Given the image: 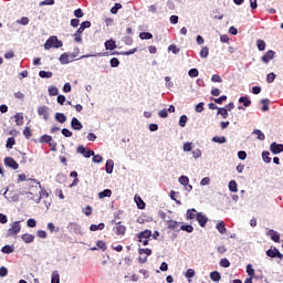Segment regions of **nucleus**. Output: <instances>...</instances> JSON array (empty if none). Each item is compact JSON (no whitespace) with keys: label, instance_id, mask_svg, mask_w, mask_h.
<instances>
[{"label":"nucleus","instance_id":"nucleus-53","mask_svg":"<svg viewBox=\"0 0 283 283\" xmlns=\"http://www.w3.org/2000/svg\"><path fill=\"white\" fill-rule=\"evenodd\" d=\"M96 247H97V249H101L102 251H107V244L103 240L97 241Z\"/></svg>","mask_w":283,"mask_h":283},{"label":"nucleus","instance_id":"nucleus-11","mask_svg":"<svg viewBox=\"0 0 283 283\" xmlns=\"http://www.w3.org/2000/svg\"><path fill=\"white\" fill-rule=\"evenodd\" d=\"M71 127L72 129H74L75 132H81V129H83V124L81 123V120H78V118L73 117L71 119Z\"/></svg>","mask_w":283,"mask_h":283},{"label":"nucleus","instance_id":"nucleus-46","mask_svg":"<svg viewBox=\"0 0 283 283\" xmlns=\"http://www.w3.org/2000/svg\"><path fill=\"white\" fill-rule=\"evenodd\" d=\"M123 8V4L116 2L111 9L112 14H118V11Z\"/></svg>","mask_w":283,"mask_h":283},{"label":"nucleus","instance_id":"nucleus-32","mask_svg":"<svg viewBox=\"0 0 283 283\" xmlns=\"http://www.w3.org/2000/svg\"><path fill=\"white\" fill-rule=\"evenodd\" d=\"M114 229L117 235H125V232L127 231V228H125V226H117Z\"/></svg>","mask_w":283,"mask_h":283},{"label":"nucleus","instance_id":"nucleus-50","mask_svg":"<svg viewBox=\"0 0 283 283\" xmlns=\"http://www.w3.org/2000/svg\"><path fill=\"white\" fill-rule=\"evenodd\" d=\"M271 153H269V151H266V150H264L263 153H262V158H263V161H265L266 163V165H269V163H271Z\"/></svg>","mask_w":283,"mask_h":283},{"label":"nucleus","instance_id":"nucleus-31","mask_svg":"<svg viewBox=\"0 0 283 283\" xmlns=\"http://www.w3.org/2000/svg\"><path fill=\"white\" fill-rule=\"evenodd\" d=\"M15 125L21 126L23 125V113H17L14 115Z\"/></svg>","mask_w":283,"mask_h":283},{"label":"nucleus","instance_id":"nucleus-4","mask_svg":"<svg viewBox=\"0 0 283 283\" xmlns=\"http://www.w3.org/2000/svg\"><path fill=\"white\" fill-rule=\"evenodd\" d=\"M61 65H67L70 63H74V59L69 52L62 53L59 57Z\"/></svg>","mask_w":283,"mask_h":283},{"label":"nucleus","instance_id":"nucleus-60","mask_svg":"<svg viewBox=\"0 0 283 283\" xmlns=\"http://www.w3.org/2000/svg\"><path fill=\"white\" fill-rule=\"evenodd\" d=\"M17 23H19V25H28L30 19L28 17H22L20 20H17Z\"/></svg>","mask_w":283,"mask_h":283},{"label":"nucleus","instance_id":"nucleus-51","mask_svg":"<svg viewBox=\"0 0 283 283\" xmlns=\"http://www.w3.org/2000/svg\"><path fill=\"white\" fill-rule=\"evenodd\" d=\"M269 103H270L269 98L261 99V104L263 105L262 112H269Z\"/></svg>","mask_w":283,"mask_h":283},{"label":"nucleus","instance_id":"nucleus-49","mask_svg":"<svg viewBox=\"0 0 283 283\" xmlns=\"http://www.w3.org/2000/svg\"><path fill=\"white\" fill-rule=\"evenodd\" d=\"M178 181L182 187H185L186 185H189V177L182 175L179 177Z\"/></svg>","mask_w":283,"mask_h":283},{"label":"nucleus","instance_id":"nucleus-26","mask_svg":"<svg viewBox=\"0 0 283 283\" xmlns=\"http://www.w3.org/2000/svg\"><path fill=\"white\" fill-rule=\"evenodd\" d=\"M99 200H103V198H112V191L109 189H105L98 193Z\"/></svg>","mask_w":283,"mask_h":283},{"label":"nucleus","instance_id":"nucleus-33","mask_svg":"<svg viewBox=\"0 0 283 283\" xmlns=\"http://www.w3.org/2000/svg\"><path fill=\"white\" fill-rule=\"evenodd\" d=\"M166 222L168 223V229H170V231H176L179 224V222L175 220H167Z\"/></svg>","mask_w":283,"mask_h":283},{"label":"nucleus","instance_id":"nucleus-10","mask_svg":"<svg viewBox=\"0 0 283 283\" xmlns=\"http://www.w3.org/2000/svg\"><path fill=\"white\" fill-rule=\"evenodd\" d=\"M197 222H199V227H207V223L209 222V218L205 216L202 212L197 213Z\"/></svg>","mask_w":283,"mask_h":283},{"label":"nucleus","instance_id":"nucleus-1","mask_svg":"<svg viewBox=\"0 0 283 283\" xmlns=\"http://www.w3.org/2000/svg\"><path fill=\"white\" fill-rule=\"evenodd\" d=\"M59 50V48H63V41L59 40L56 35H51L46 42L44 43V50Z\"/></svg>","mask_w":283,"mask_h":283},{"label":"nucleus","instance_id":"nucleus-38","mask_svg":"<svg viewBox=\"0 0 283 283\" xmlns=\"http://www.w3.org/2000/svg\"><path fill=\"white\" fill-rule=\"evenodd\" d=\"M256 46L260 52H264V50H266V42H264V40H258Z\"/></svg>","mask_w":283,"mask_h":283},{"label":"nucleus","instance_id":"nucleus-19","mask_svg":"<svg viewBox=\"0 0 283 283\" xmlns=\"http://www.w3.org/2000/svg\"><path fill=\"white\" fill-rule=\"evenodd\" d=\"M239 103H241L243 107H251V98H249V96H241Z\"/></svg>","mask_w":283,"mask_h":283},{"label":"nucleus","instance_id":"nucleus-7","mask_svg":"<svg viewBox=\"0 0 283 283\" xmlns=\"http://www.w3.org/2000/svg\"><path fill=\"white\" fill-rule=\"evenodd\" d=\"M38 114H39V116H42L44 118V120H49V118H50V107L40 106L38 108Z\"/></svg>","mask_w":283,"mask_h":283},{"label":"nucleus","instance_id":"nucleus-36","mask_svg":"<svg viewBox=\"0 0 283 283\" xmlns=\"http://www.w3.org/2000/svg\"><path fill=\"white\" fill-rule=\"evenodd\" d=\"M67 180V177L64 174H57L55 177V182H59V185H63Z\"/></svg>","mask_w":283,"mask_h":283},{"label":"nucleus","instance_id":"nucleus-22","mask_svg":"<svg viewBox=\"0 0 283 283\" xmlns=\"http://www.w3.org/2000/svg\"><path fill=\"white\" fill-rule=\"evenodd\" d=\"M279 251L280 250H277V248H271L265 253H266L268 258H277Z\"/></svg>","mask_w":283,"mask_h":283},{"label":"nucleus","instance_id":"nucleus-12","mask_svg":"<svg viewBox=\"0 0 283 283\" xmlns=\"http://www.w3.org/2000/svg\"><path fill=\"white\" fill-rule=\"evenodd\" d=\"M137 238L138 242H143V240H149V238H151V230H145L139 232Z\"/></svg>","mask_w":283,"mask_h":283},{"label":"nucleus","instance_id":"nucleus-8","mask_svg":"<svg viewBox=\"0 0 283 283\" xmlns=\"http://www.w3.org/2000/svg\"><path fill=\"white\" fill-rule=\"evenodd\" d=\"M273 59H275V51L270 50V51H268V52L261 57V61H263V63L268 64V63H271V61H273Z\"/></svg>","mask_w":283,"mask_h":283},{"label":"nucleus","instance_id":"nucleus-57","mask_svg":"<svg viewBox=\"0 0 283 283\" xmlns=\"http://www.w3.org/2000/svg\"><path fill=\"white\" fill-rule=\"evenodd\" d=\"M185 275L188 280H191V277H196V271L193 269H188Z\"/></svg>","mask_w":283,"mask_h":283},{"label":"nucleus","instance_id":"nucleus-3","mask_svg":"<svg viewBox=\"0 0 283 283\" xmlns=\"http://www.w3.org/2000/svg\"><path fill=\"white\" fill-rule=\"evenodd\" d=\"M66 229L69 233H74L75 235H83V230L81 229V226L76 222H70L66 226Z\"/></svg>","mask_w":283,"mask_h":283},{"label":"nucleus","instance_id":"nucleus-2","mask_svg":"<svg viewBox=\"0 0 283 283\" xmlns=\"http://www.w3.org/2000/svg\"><path fill=\"white\" fill-rule=\"evenodd\" d=\"M19 233H21V221H14L7 231V238H14V235H19Z\"/></svg>","mask_w":283,"mask_h":283},{"label":"nucleus","instance_id":"nucleus-28","mask_svg":"<svg viewBox=\"0 0 283 283\" xmlns=\"http://www.w3.org/2000/svg\"><path fill=\"white\" fill-rule=\"evenodd\" d=\"M39 76L40 78H52V76H54V73L50 71H40Z\"/></svg>","mask_w":283,"mask_h":283},{"label":"nucleus","instance_id":"nucleus-48","mask_svg":"<svg viewBox=\"0 0 283 283\" xmlns=\"http://www.w3.org/2000/svg\"><path fill=\"white\" fill-rule=\"evenodd\" d=\"M181 231H186V233H193V226L190 224H184L180 227Z\"/></svg>","mask_w":283,"mask_h":283},{"label":"nucleus","instance_id":"nucleus-42","mask_svg":"<svg viewBox=\"0 0 283 283\" xmlns=\"http://www.w3.org/2000/svg\"><path fill=\"white\" fill-rule=\"evenodd\" d=\"M188 120H189V117H187V115H181L179 118V127H187Z\"/></svg>","mask_w":283,"mask_h":283},{"label":"nucleus","instance_id":"nucleus-55","mask_svg":"<svg viewBox=\"0 0 283 283\" xmlns=\"http://www.w3.org/2000/svg\"><path fill=\"white\" fill-rule=\"evenodd\" d=\"M138 253H139V255H143V254H145V255H151V249H149V248H145V249L139 248V249H138Z\"/></svg>","mask_w":283,"mask_h":283},{"label":"nucleus","instance_id":"nucleus-54","mask_svg":"<svg viewBox=\"0 0 283 283\" xmlns=\"http://www.w3.org/2000/svg\"><path fill=\"white\" fill-rule=\"evenodd\" d=\"M168 52H172V54H180V49L176 46V44H171L168 46Z\"/></svg>","mask_w":283,"mask_h":283},{"label":"nucleus","instance_id":"nucleus-20","mask_svg":"<svg viewBox=\"0 0 283 283\" xmlns=\"http://www.w3.org/2000/svg\"><path fill=\"white\" fill-rule=\"evenodd\" d=\"M51 283H61V274H59V271H53L52 272Z\"/></svg>","mask_w":283,"mask_h":283},{"label":"nucleus","instance_id":"nucleus-58","mask_svg":"<svg viewBox=\"0 0 283 283\" xmlns=\"http://www.w3.org/2000/svg\"><path fill=\"white\" fill-rule=\"evenodd\" d=\"M201 157H202V150L198 148L192 150V158H195V160H198V158H201Z\"/></svg>","mask_w":283,"mask_h":283},{"label":"nucleus","instance_id":"nucleus-47","mask_svg":"<svg viewBox=\"0 0 283 283\" xmlns=\"http://www.w3.org/2000/svg\"><path fill=\"white\" fill-rule=\"evenodd\" d=\"M15 143H17V140L14 139V137H9L7 139V145H6L7 149H12V147H14Z\"/></svg>","mask_w":283,"mask_h":283},{"label":"nucleus","instance_id":"nucleus-15","mask_svg":"<svg viewBox=\"0 0 283 283\" xmlns=\"http://www.w3.org/2000/svg\"><path fill=\"white\" fill-rule=\"evenodd\" d=\"M198 211H196V209H188L187 210V213H186V217H187V220H196L198 218Z\"/></svg>","mask_w":283,"mask_h":283},{"label":"nucleus","instance_id":"nucleus-27","mask_svg":"<svg viewBox=\"0 0 283 283\" xmlns=\"http://www.w3.org/2000/svg\"><path fill=\"white\" fill-rule=\"evenodd\" d=\"M228 187L229 191H231L232 193H238V182L235 180H231Z\"/></svg>","mask_w":283,"mask_h":283},{"label":"nucleus","instance_id":"nucleus-45","mask_svg":"<svg viewBox=\"0 0 283 283\" xmlns=\"http://www.w3.org/2000/svg\"><path fill=\"white\" fill-rule=\"evenodd\" d=\"M219 264L223 269H229V266H231V262L227 258L221 259Z\"/></svg>","mask_w":283,"mask_h":283},{"label":"nucleus","instance_id":"nucleus-25","mask_svg":"<svg viewBox=\"0 0 283 283\" xmlns=\"http://www.w3.org/2000/svg\"><path fill=\"white\" fill-rule=\"evenodd\" d=\"M212 143H218V145H224V143H227V137L214 136V137H212Z\"/></svg>","mask_w":283,"mask_h":283},{"label":"nucleus","instance_id":"nucleus-56","mask_svg":"<svg viewBox=\"0 0 283 283\" xmlns=\"http://www.w3.org/2000/svg\"><path fill=\"white\" fill-rule=\"evenodd\" d=\"M111 67H118L120 65V61L117 57H113L109 60Z\"/></svg>","mask_w":283,"mask_h":283},{"label":"nucleus","instance_id":"nucleus-44","mask_svg":"<svg viewBox=\"0 0 283 283\" xmlns=\"http://www.w3.org/2000/svg\"><path fill=\"white\" fill-rule=\"evenodd\" d=\"M50 193H48V190L42 189L40 191V197L38 199H35V202L39 205V202H41V198H49Z\"/></svg>","mask_w":283,"mask_h":283},{"label":"nucleus","instance_id":"nucleus-24","mask_svg":"<svg viewBox=\"0 0 283 283\" xmlns=\"http://www.w3.org/2000/svg\"><path fill=\"white\" fill-rule=\"evenodd\" d=\"M218 116H222V118H229V111L224 107H219L217 112Z\"/></svg>","mask_w":283,"mask_h":283},{"label":"nucleus","instance_id":"nucleus-21","mask_svg":"<svg viewBox=\"0 0 283 283\" xmlns=\"http://www.w3.org/2000/svg\"><path fill=\"white\" fill-rule=\"evenodd\" d=\"M55 120L63 125V123L67 122V116H65V114H63V113H56L55 114Z\"/></svg>","mask_w":283,"mask_h":283},{"label":"nucleus","instance_id":"nucleus-9","mask_svg":"<svg viewBox=\"0 0 283 283\" xmlns=\"http://www.w3.org/2000/svg\"><path fill=\"white\" fill-rule=\"evenodd\" d=\"M4 165L6 167H10L11 169H19V164L12 157H6Z\"/></svg>","mask_w":283,"mask_h":283},{"label":"nucleus","instance_id":"nucleus-41","mask_svg":"<svg viewBox=\"0 0 283 283\" xmlns=\"http://www.w3.org/2000/svg\"><path fill=\"white\" fill-rule=\"evenodd\" d=\"M1 252L7 253V254L14 253V247L13 245H4V247H2Z\"/></svg>","mask_w":283,"mask_h":283},{"label":"nucleus","instance_id":"nucleus-29","mask_svg":"<svg viewBox=\"0 0 283 283\" xmlns=\"http://www.w3.org/2000/svg\"><path fill=\"white\" fill-rule=\"evenodd\" d=\"M252 134H253L254 136H256L258 140H265V138H266V136L264 135V133H262V130H260V129H254V130L252 132Z\"/></svg>","mask_w":283,"mask_h":283},{"label":"nucleus","instance_id":"nucleus-18","mask_svg":"<svg viewBox=\"0 0 283 283\" xmlns=\"http://www.w3.org/2000/svg\"><path fill=\"white\" fill-rule=\"evenodd\" d=\"M105 171H106V174L114 172V160L107 159L106 165H105Z\"/></svg>","mask_w":283,"mask_h":283},{"label":"nucleus","instance_id":"nucleus-52","mask_svg":"<svg viewBox=\"0 0 283 283\" xmlns=\"http://www.w3.org/2000/svg\"><path fill=\"white\" fill-rule=\"evenodd\" d=\"M209 56V48L208 46H203L200 51V57L201 59H207Z\"/></svg>","mask_w":283,"mask_h":283},{"label":"nucleus","instance_id":"nucleus-6","mask_svg":"<svg viewBox=\"0 0 283 283\" xmlns=\"http://www.w3.org/2000/svg\"><path fill=\"white\" fill-rule=\"evenodd\" d=\"M270 151H272V154H274L275 156H277V154H282V151H283V144H277V143L273 142L270 145Z\"/></svg>","mask_w":283,"mask_h":283},{"label":"nucleus","instance_id":"nucleus-62","mask_svg":"<svg viewBox=\"0 0 283 283\" xmlns=\"http://www.w3.org/2000/svg\"><path fill=\"white\" fill-rule=\"evenodd\" d=\"M93 163H95L96 165H101V163H103V156L94 154Z\"/></svg>","mask_w":283,"mask_h":283},{"label":"nucleus","instance_id":"nucleus-63","mask_svg":"<svg viewBox=\"0 0 283 283\" xmlns=\"http://www.w3.org/2000/svg\"><path fill=\"white\" fill-rule=\"evenodd\" d=\"M211 82L212 83H222V77L220 75H218V74H213L211 76Z\"/></svg>","mask_w":283,"mask_h":283},{"label":"nucleus","instance_id":"nucleus-35","mask_svg":"<svg viewBox=\"0 0 283 283\" xmlns=\"http://www.w3.org/2000/svg\"><path fill=\"white\" fill-rule=\"evenodd\" d=\"M107 53H94V54H85V55H82L77 59V61H81L83 59H90L92 56H106Z\"/></svg>","mask_w":283,"mask_h":283},{"label":"nucleus","instance_id":"nucleus-5","mask_svg":"<svg viewBox=\"0 0 283 283\" xmlns=\"http://www.w3.org/2000/svg\"><path fill=\"white\" fill-rule=\"evenodd\" d=\"M76 151H77V154H82V156H84V158H92V156H94V150H90V149L85 148V146H83V145L78 146Z\"/></svg>","mask_w":283,"mask_h":283},{"label":"nucleus","instance_id":"nucleus-39","mask_svg":"<svg viewBox=\"0 0 283 283\" xmlns=\"http://www.w3.org/2000/svg\"><path fill=\"white\" fill-rule=\"evenodd\" d=\"M52 140H53L52 136L42 135L39 139V143H46V145H49Z\"/></svg>","mask_w":283,"mask_h":283},{"label":"nucleus","instance_id":"nucleus-64","mask_svg":"<svg viewBox=\"0 0 283 283\" xmlns=\"http://www.w3.org/2000/svg\"><path fill=\"white\" fill-rule=\"evenodd\" d=\"M27 226L30 228V229H34V227H36V220L34 219H29L27 221Z\"/></svg>","mask_w":283,"mask_h":283},{"label":"nucleus","instance_id":"nucleus-61","mask_svg":"<svg viewBox=\"0 0 283 283\" xmlns=\"http://www.w3.org/2000/svg\"><path fill=\"white\" fill-rule=\"evenodd\" d=\"M276 76L277 75H275V73H269L268 75H266V82L268 83H273L274 81H275V78H276Z\"/></svg>","mask_w":283,"mask_h":283},{"label":"nucleus","instance_id":"nucleus-59","mask_svg":"<svg viewBox=\"0 0 283 283\" xmlns=\"http://www.w3.org/2000/svg\"><path fill=\"white\" fill-rule=\"evenodd\" d=\"M135 202L137 203V207L139 209H145V201H143V199L140 197H135Z\"/></svg>","mask_w":283,"mask_h":283},{"label":"nucleus","instance_id":"nucleus-23","mask_svg":"<svg viewBox=\"0 0 283 283\" xmlns=\"http://www.w3.org/2000/svg\"><path fill=\"white\" fill-rule=\"evenodd\" d=\"M210 280H212V282H220V280H222V275H220V272L213 271L210 273Z\"/></svg>","mask_w":283,"mask_h":283},{"label":"nucleus","instance_id":"nucleus-17","mask_svg":"<svg viewBox=\"0 0 283 283\" xmlns=\"http://www.w3.org/2000/svg\"><path fill=\"white\" fill-rule=\"evenodd\" d=\"M216 229L217 231H219V233H221V235H224V233H227V226L224 224V221H220L216 224Z\"/></svg>","mask_w":283,"mask_h":283},{"label":"nucleus","instance_id":"nucleus-40","mask_svg":"<svg viewBox=\"0 0 283 283\" xmlns=\"http://www.w3.org/2000/svg\"><path fill=\"white\" fill-rule=\"evenodd\" d=\"M49 96H59V87L56 86H49Z\"/></svg>","mask_w":283,"mask_h":283},{"label":"nucleus","instance_id":"nucleus-14","mask_svg":"<svg viewBox=\"0 0 283 283\" xmlns=\"http://www.w3.org/2000/svg\"><path fill=\"white\" fill-rule=\"evenodd\" d=\"M21 240L25 244H32V242H34V234L24 233V234L21 235Z\"/></svg>","mask_w":283,"mask_h":283},{"label":"nucleus","instance_id":"nucleus-34","mask_svg":"<svg viewBox=\"0 0 283 283\" xmlns=\"http://www.w3.org/2000/svg\"><path fill=\"white\" fill-rule=\"evenodd\" d=\"M105 229V223L91 224L90 231H103Z\"/></svg>","mask_w":283,"mask_h":283},{"label":"nucleus","instance_id":"nucleus-37","mask_svg":"<svg viewBox=\"0 0 283 283\" xmlns=\"http://www.w3.org/2000/svg\"><path fill=\"white\" fill-rule=\"evenodd\" d=\"M213 19H218L219 21H222L224 19V14L220 13V9H216L212 11Z\"/></svg>","mask_w":283,"mask_h":283},{"label":"nucleus","instance_id":"nucleus-16","mask_svg":"<svg viewBox=\"0 0 283 283\" xmlns=\"http://www.w3.org/2000/svg\"><path fill=\"white\" fill-rule=\"evenodd\" d=\"M104 48H105V50L114 51V50H116V42L113 39L107 40L104 43Z\"/></svg>","mask_w":283,"mask_h":283},{"label":"nucleus","instance_id":"nucleus-13","mask_svg":"<svg viewBox=\"0 0 283 283\" xmlns=\"http://www.w3.org/2000/svg\"><path fill=\"white\" fill-rule=\"evenodd\" d=\"M273 242H280V232L275 230H269L266 233Z\"/></svg>","mask_w":283,"mask_h":283},{"label":"nucleus","instance_id":"nucleus-30","mask_svg":"<svg viewBox=\"0 0 283 283\" xmlns=\"http://www.w3.org/2000/svg\"><path fill=\"white\" fill-rule=\"evenodd\" d=\"M139 39H142V41H149V39H154V34L150 32H142L139 33Z\"/></svg>","mask_w":283,"mask_h":283},{"label":"nucleus","instance_id":"nucleus-43","mask_svg":"<svg viewBox=\"0 0 283 283\" xmlns=\"http://www.w3.org/2000/svg\"><path fill=\"white\" fill-rule=\"evenodd\" d=\"M200 72L198 71V69H190L188 71V76H190V78H197V76H199Z\"/></svg>","mask_w":283,"mask_h":283}]
</instances>
